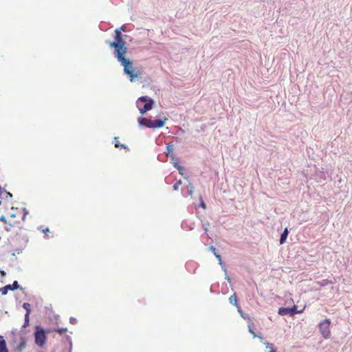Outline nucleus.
I'll use <instances>...</instances> for the list:
<instances>
[{"label":"nucleus","instance_id":"1","mask_svg":"<svg viewBox=\"0 0 352 352\" xmlns=\"http://www.w3.org/2000/svg\"><path fill=\"white\" fill-rule=\"evenodd\" d=\"M116 47H117V48L114 50L113 53L115 57L121 65L124 67V72L130 77L131 82L135 81L138 78V75L134 72L133 61L126 58L128 48L121 49L120 44H116Z\"/></svg>","mask_w":352,"mask_h":352},{"label":"nucleus","instance_id":"2","mask_svg":"<svg viewBox=\"0 0 352 352\" xmlns=\"http://www.w3.org/2000/svg\"><path fill=\"white\" fill-rule=\"evenodd\" d=\"M166 120V118L151 120L144 117H139L138 122L140 126H145L149 129H160L164 126Z\"/></svg>","mask_w":352,"mask_h":352},{"label":"nucleus","instance_id":"3","mask_svg":"<svg viewBox=\"0 0 352 352\" xmlns=\"http://www.w3.org/2000/svg\"><path fill=\"white\" fill-rule=\"evenodd\" d=\"M121 31H126L125 25H122L115 30L114 41L109 43V46L113 48L114 50L117 48V47H116V44H120V45H121V49L128 48L126 46V42L123 38H126L129 36L126 34H122Z\"/></svg>","mask_w":352,"mask_h":352},{"label":"nucleus","instance_id":"4","mask_svg":"<svg viewBox=\"0 0 352 352\" xmlns=\"http://www.w3.org/2000/svg\"><path fill=\"white\" fill-rule=\"evenodd\" d=\"M154 102L152 98L147 96H143L137 100L136 107L139 109L140 113L143 115L153 109Z\"/></svg>","mask_w":352,"mask_h":352},{"label":"nucleus","instance_id":"5","mask_svg":"<svg viewBox=\"0 0 352 352\" xmlns=\"http://www.w3.org/2000/svg\"><path fill=\"white\" fill-rule=\"evenodd\" d=\"M35 343L38 346H43L46 342V333L43 328L36 326L34 331Z\"/></svg>","mask_w":352,"mask_h":352},{"label":"nucleus","instance_id":"6","mask_svg":"<svg viewBox=\"0 0 352 352\" xmlns=\"http://www.w3.org/2000/svg\"><path fill=\"white\" fill-rule=\"evenodd\" d=\"M330 324L331 320L328 318L324 320L318 324L320 331L325 339L329 338L331 336Z\"/></svg>","mask_w":352,"mask_h":352},{"label":"nucleus","instance_id":"7","mask_svg":"<svg viewBox=\"0 0 352 352\" xmlns=\"http://www.w3.org/2000/svg\"><path fill=\"white\" fill-rule=\"evenodd\" d=\"M301 311L297 310V307L296 305L293 306L292 307H280L278 309V314L280 316H285V315H289V316H294L296 314L300 313Z\"/></svg>","mask_w":352,"mask_h":352},{"label":"nucleus","instance_id":"8","mask_svg":"<svg viewBox=\"0 0 352 352\" xmlns=\"http://www.w3.org/2000/svg\"><path fill=\"white\" fill-rule=\"evenodd\" d=\"M166 148L167 157L173 160L175 159V155L173 153V145L168 144H166Z\"/></svg>","mask_w":352,"mask_h":352},{"label":"nucleus","instance_id":"9","mask_svg":"<svg viewBox=\"0 0 352 352\" xmlns=\"http://www.w3.org/2000/svg\"><path fill=\"white\" fill-rule=\"evenodd\" d=\"M0 352H8L6 342L2 336H0Z\"/></svg>","mask_w":352,"mask_h":352},{"label":"nucleus","instance_id":"10","mask_svg":"<svg viewBox=\"0 0 352 352\" xmlns=\"http://www.w3.org/2000/svg\"><path fill=\"white\" fill-rule=\"evenodd\" d=\"M288 234H289V230L287 228H285L284 231L283 232V233L280 235V245L285 243L287 236H288Z\"/></svg>","mask_w":352,"mask_h":352},{"label":"nucleus","instance_id":"11","mask_svg":"<svg viewBox=\"0 0 352 352\" xmlns=\"http://www.w3.org/2000/svg\"><path fill=\"white\" fill-rule=\"evenodd\" d=\"M181 227L182 229H188V230H192L194 228V223L192 221H190V224H188V221H182L181 224Z\"/></svg>","mask_w":352,"mask_h":352},{"label":"nucleus","instance_id":"12","mask_svg":"<svg viewBox=\"0 0 352 352\" xmlns=\"http://www.w3.org/2000/svg\"><path fill=\"white\" fill-rule=\"evenodd\" d=\"M229 301H230V304H232L236 307L239 306L238 301H237V296H236V294H234L232 296H230V297L229 298Z\"/></svg>","mask_w":352,"mask_h":352},{"label":"nucleus","instance_id":"13","mask_svg":"<svg viewBox=\"0 0 352 352\" xmlns=\"http://www.w3.org/2000/svg\"><path fill=\"white\" fill-rule=\"evenodd\" d=\"M7 286L10 287V288H8L9 290H12V291L17 289H22L16 280H14L12 285L9 284V285H7Z\"/></svg>","mask_w":352,"mask_h":352},{"label":"nucleus","instance_id":"14","mask_svg":"<svg viewBox=\"0 0 352 352\" xmlns=\"http://www.w3.org/2000/svg\"><path fill=\"white\" fill-rule=\"evenodd\" d=\"M118 137H115L114 138V141L116 142H115V146L116 148H126V149L129 150V148H128V146L126 145L123 144H120V142H118Z\"/></svg>","mask_w":352,"mask_h":352},{"label":"nucleus","instance_id":"15","mask_svg":"<svg viewBox=\"0 0 352 352\" xmlns=\"http://www.w3.org/2000/svg\"><path fill=\"white\" fill-rule=\"evenodd\" d=\"M30 307H31L30 304L28 302H24L23 304V308L26 311L25 314H28V316H30V314L31 312Z\"/></svg>","mask_w":352,"mask_h":352},{"label":"nucleus","instance_id":"16","mask_svg":"<svg viewBox=\"0 0 352 352\" xmlns=\"http://www.w3.org/2000/svg\"><path fill=\"white\" fill-rule=\"evenodd\" d=\"M248 330H249V332L251 334H252L254 338L258 337L261 340L263 339L262 336H258L256 334V333L254 331V330L252 329V327L250 324L248 325Z\"/></svg>","mask_w":352,"mask_h":352},{"label":"nucleus","instance_id":"17","mask_svg":"<svg viewBox=\"0 0 352 352\" xmlns=\"http://www.w3.org/2000/svg\"><path fill=\"white\" fill-rule=\"evenodd\" d=\"M29 322H30L29 316L28 314H25L24 324L23 325V328L27 327L29 325Z\"/></svg>","mask_w":352,"mask_h":352},{"label":"nucleus","instance_id":"18","mask_svg":"<svg viewBox=\"0 0 352 352\" xmlns=\"http://www.w3.org/2000/svg\"><path fill=\"white\" fill-rule=\"evenodd\" d=\"M8 288H10L9 286H7L6 285L5 287H1L0 288V292L1 293L2 295H6L7 294L8 292Z\"/></svg>","mask_w":352,"mask_h":352},{"label":"nucleus","instance_id":"19","mask_svg":"<svg viewBox=\"0 0 352 352\" xmlns=\"http://www.w3.org/2000/svg\"><path fill=\"white\" fill-rule=\"evenodd\" d=\"M194 191V186L193 185L190 183L188 186V192L189 195H192Z\"/></svg>","mask_w":352,"mask_h":352},{"label":"nucleus","instance_id":"20","mask_svg":"<svg viewBox=\"0 0 352 352\" xmlns=\"http://www.w3.org/2000/svg\"><path fill=\"white\" fill-rule=\"evenodd\" d=\"M182 184V182L181 180H179L177 182H175V184L173 185V190H177L179 189V186H181Z\"/></svg>","mask_w":352,"mask_h":352},{"label":"nucleus","instance_id":"21","mask_svg":"<svg viewBox=\"0 0 352 352\" xmlns=\"http://www.w3.org/2000/svg\"><path fill=\"white\" fill-rule=\"evenodd\" d=\"M25 346H26V343H25V341H22V342L20 343V344H19V347H18V349H19V351H21L23 349H24V348L25 347Z\"/></svg>","mask_w":352,"mask_h":352},{"label":"nucleus","instance_id":"22","mask_svg":"<svg viewBox=\"0 0 352 352\" xmlns=\"http://www.w3.org/2000/svg\"><path fill=\"white\" fill-rule=\"evenodd\" d=\"M67 330V328H58L56 330V331H57L58 333H59L60 334H62L65 332H66Z\"/></svg>","mask_w":352,"mask_h":352},{"label":"nucleus","instance_id":"23","mask_svg":"<svg viewBox=\"0 0 352 352\" xmlns=\"http://www.w3.org/2000/svg\"><path fill=\"white\" fill-rule=\"evenodd\" d=\"M209 250L214 254V256L218 254L216 248L212 245L209 247Z\"/></svg>","mask_w":352,"mask_h":352},{"label":"nucleus","instance_id":"24","mask_svg":"<svg viewBox=\"0 0 352 352\" xmlns=\"http://www.w3.org/2000/svg\"><path fill=\"white\" fill-rule=\"evenodd\" d=\"M28 214V210L26 208H23V214L22 217V220H25L26 215Z\"/></svg>","mask_w":352,"mask_h":352},{"label":"nucleus","instance_id":"25","mask_svg":"<svg viewBox=\"0 0 352 352\" xmlns=\"http://www.w3.org/2000/svg\"><path fill=\"white\" fill-rule=\"evenodd\" d=\"M219 265H221V267L222 270H223L225 272H227V270H226V267L225 264L223 263V261H219Z\"/></svg>","mask_w":352,"mask_h":352},{"label":"nucleus","instance_id":"26","mask_svg":"<svg viewBox=\"0 0 352 352\" xmlns=\"http://www.w3.org/2000/svg\"><path fill=\"white\" fill-rule=\"evenodd\" d=\"M69 322H70L71 324H76V322H77V320H76L75 318H74V317H71V318H69Z\"/></svg>","mask_w":352,"mask_h":352},{"label":"nucleus","instance_id":"27","mask_svg":"<svg viewBox=\"0 0 352 352\" xmlns=\"http://www.w3.org/2000/svg\"><path fill=\"white\" fill-rule=\"evenodd\" d=\"M237 307V309H238V311L239 313L240 314V315L243 318H245V316L243 315V313L241 309V307L239 306L236 307Z\"/></svg>","mask_w":352,"mask_h":352},{"label":"nucleus","instance_id":"28","mask_svg":"<svg viewBox=\"0 0 352 352\" xmlns=\"http://www.w3.org/2000/svg\"><path fill=\"white\" fill-rule=\"evenodd\" d=\"M177 170H178L179 173L182 175L183 171L185 170V168H184V167L180 166L179 167L177 168Z\"/></svg>","mask_w":352,"mask_h":352},{"label":"nucleus","instance_id":"29","mask_svg":"<svg viewBox=\"0 0 352 352\" xmlns=\"http://www.w3.org/2000/svg\"><path fill=\"white\" fill-rule=\"evenodd\" d=\"M5 194H6V199H8V197H10V198L12 197V194L10 193V192H8L7 190L5 192Z\"/></svg>","mask_w":352,"mask_h":352},{"label":"nucleus","instance_id":"30","mask_svg":"<svg viewBox=\"0 0 352 352\" xmlns=\"http://www.w3.org/2000/svg\"><path fill=\"white\" fill-rule=\"evenodd\" d=\"M266 348H267V349H270V350H272V349H274V348H273V344H271V343H267V344H266Z\"/></svg>","mask_w":352,"mask_h":352},{"label":"nucleus","instance_id":"31","mask_svg":"<svg viewBox=\"0 0 352 352\" xmlns=\"http://www.w3.org/2000/svg\"><path fill=\"white\" fill-rule=\"evenodd\" d=\"M173 166H174L175 168H177H177H178V167H179V166H180V165H179V164H178V162H173Z\"/></svg>","mask_w":352,"mask_h":352},{"label":"nucleus","instance_id":"32","mask_svg":"<svg viewBox=\"0 0 352 352\" xmlns=\"http://www.w3.org/2000/svg\"><path fill=\"white\" fill-rule=\"evenodd\" d=\"M215 257L218 259L219 261H221V256L219 253L215 255Z\"/></svg>","mask_w":352,"mask_h":352},{"label":"nucleus","instance_id":"33","mask_svg":"<svg viewBox=\"0 0 352 352\" xmlns=\"http://www.w3.org/2000/svg\"><path fill=\"white\" fill-rule=\"evenodd\" d=\"M200 206L203 208H206V204L203 200H201Z\"/></svg>","mask_w":352,"mask_h":352},{"label":"nucleus","instance_id":"34","mask_svg":"<svg viewBox=\"0 0 352 352\" xmlns=\"http://www.w3.org/2000/svg\"><path fill=\"white\" fill-rule=\"evenodd\" d=\"M0 274H1V276L3 277L5 276L6 274V272L3 270H0Z\"/></svg>","mask_w":352,"mask_h":352},{"label":"nucleus","instance_id":"35","mask_svg":"<svg viewBox=\"0 0 352 352\" xmlns=\"http://www.w3.org/2000/svg\"><path fill=\"white\" fill-rule=\"evenodd\" d=\"M226 279L228 281V282H230L231 281V279L228 276L227 273L226 272Z\"/></svg>","mask_w":352,"mask_h":352},{"label":"nucleus","instance_id":"36","mask_svg":"<svg viewBox=\"0 0 352 352\" xmlns=\"http://www.w3.org/2000/svg\"><path fill=\"white\" fill-rule=\"evenodd\" d=\"M0 220H6V217L3 215H1L0 217Z\"/></svg>","mask_w":352,"mask_h":352},{"label":"nucleus","instance_id":"37","mask_svg":"<svg viewBox=\"0 0 352 352\" xmlns=\"http://www.w3.org/2000/svg\"><path fill=\"white\" fill-rule=\"evenodd\" d=\"M43 232H45V233L47 232H49V229L47 228L43 230Z\"/></svg>","mask_w":352,"mask_h":352},{"label":"nucleus","instance_id":"38","mask_svg":"<svg viewBox=\"0 0 352 352\" xmlns=\"http://www.w3.org/2000/svg\"><path fill=\"white\" fill-rule=\"evenodd\" d=\"M270 352H276V350L274 349H272Z\"/></svg>","mask_w":352,"mask_h":352},{"label":"nucleus","instance_id":"39","mask_svg":"<svg viewBox=\"0 0 352 352\" xmlns=\"http://www.w3.org/2000/svg\"><path fill=\"white\" fill-rule=\"evenodd\" d=\"M1 204V201H0V204Z\"/></svg>","mask_w":352,"mask_h":352}]
</instances>
